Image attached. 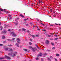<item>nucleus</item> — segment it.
I'll return each instance as SVG.
<instances>
[{
  "label": "nucleus",
  "instance_id": "6e6d98bb",
  "mask_svg": "<svg viewBox=\"0 0 61 61\" xmlns=\"http://www.w3.org/2000/svg\"><path fill=\"white\" fill-rule=\"evenodd\" d=\"M8 13V11H7L6 13V14H7Z\"/></svg>",
  "mask_w": 61,
  "mask_h": 61
},
{
  "label": "nucleus",
  "instance_id": "69168bd1",
  "mask_svg": "<svg viewBox=\"0 0 61 61\" xmlns=\"http://www.w3.org/2000/svg\"><path fill=\"white\" fill-rule=\"evenodd\" d=\"M41 60H43V58H41Z\"/></svg>",
  "mask_w": 61,
  "mask_h": 61
},
{
  "label": "nucleus",
  "instance_id": "9b49d317",
  "mask_svg": "<svg viewBox=\"0 0 61 61\" xmlns=\"http://www.w3.org/2000/svg\"><path fill=\"white\" fill-rule=\"evenodd\" d=\"M15 46H17V47H19V44L17 43L16 44Z\"/></svg>",
  "mask_w": 61,
  "mask_h": 61
},
{
  "label": "nucleus",
  "instance_id": "603ef678",
  "mask_svg": "<svg viewBox=\"0 0 61 61\" xmlns=\"http://www.w3.org/2000/svg\"><path fill=\"white\" fill-rule=\"evenodd\" d=\"M43 31H44L45 32V31H46V30H43Z\"/></svg>",
  "mask_w": 61,
  "mask_h": 61
},
{
  "label": "nucleus",
  "instance_id": "4d7b16f0",
  "mask_svg": "<svg viewBox=\"0 0 61 61\" xmlns=\"http://www.w3.org/2000/svg\"><path fill=\"white\" fill-rule=\"evenodd\" d=\"M17 25V23H16L15 24V25Z\"/></svg>",
  "mask_w": 61,
  "mask_h": 61
},
{
  "label": "nucleus",
  "instance_id": "cd10ccee",
  "mask_svg": "<svg viewBox=\"0 0 61 61\" xmlns=\"http://www.w3.org/2000/svg\"><path fill=\"white\" fill-rule=\"evenodd\" d=\"M6 41H4L3 42V43H6Z\"/></svg>",
  "mask_w": 61,
  "mask_h": 61
},
{
  "label": "nucleus",
  "instance_id": "dca6fc26",
  "mask_svg": "<svg viewBox=\"0 0 61 61\" xmlns=\"http://www.w3.org/2000/svg\"><path fill=\"white\" fill-rule=\"evenodd\" d=\"M8 46H12V45H8Z\"/></svg>",
  "mask_w": 61,
  "mask_h": 61
},
{
  "label": "nucleus",
  "instance_id": "f257e3e1",
  "mask_svg": "<svg viewBox=\"0 0 61 61\" xmlns=\"http://www.w3.org/2000/svg\"><path fill=\"white\" fill-rule=\"evenodd\" d=\"M28 47L29 49H31V48H32V51H33V52H35V50H36V48H32V47L31 46H29Z\"/></svg>",
  "mask_w": 61,
  "mask_h": 61
},
{
  "label": "nucleus",
  "instance_id": "4468645a",
  "mask_svg": "<svg viewBox=\"0 0 61 61\" xmlns=\"http://www.w3.org/2000/svg\"><path fill=\"white\" fill-rule=\"evenodd\" d=\"M5 58L4 57H2L0 58V60H2V59H4Z\"/></svg>",
  "mask_w": 61,
  "mask_h": 61
},
{
  "label": "nucleus",
  "instance_id": "0e129e2a",
  "mask_svg": "<svg viewBox=\"0 0 61 61\" xmlns=\"http://www.w3.org/2000/svg\"><path fill=\"white\" fill-rule=\"evenodd\" d=\"M37 20L38 21H39V19H38Z\"/></svg>",
  "mask_w": 61,
  "mask_h": 61
},
{
  "label": "nucleus",
  "instance_id": "412c9836",
  "mask_svg": "<svg viewBox=\"0 0 61 61\" xmlns=\"http://www.w3.org/2000/svg\"><path fill=\"white\" fill-rule=\"evenodd\" d=\"M19 19V18H17L16 19V20H15V21H16L17 20H18V19Z\"/></svg>",
  "mask_w": 61,
  "mask_h": 61
},
{
  "label": "nucleus",
  "instance_id": "864d4df0",
  "mask_svg": "<svg viewBox=\"0 0 61 61\" xmlns=\"http://www.w3.org/2000/svg\"><path fill=\"white\" fill-rule=\"evenodd\" d=\"M55 36H57V35H55Z\"/></svg>",
  "mask_w": 61,
  "mask_h": 61
},
{
  "label": "nucleus",
  "instance_id": "a19ab883",
  "mask_svg": "<svg viewBox=\"0 0 61 61\" xmlns=\"http://www.w3.org/2000/svg\"><path fill=\"white\" fill-rule=\"evenodd\" d=\"M55 49V47H53V48H52V49Z\"/></svg>",
  "mask_w": 61,
  "mask_h": 61
},
{
  "label": "nucleus",
  "instance_id": "f03ea898",
  "mask_svg": "<svg viewBox=\"0 0 61 61\" xmlns=\"http://www.w3.org/2000/svg\"><path fill=\"white\" fill-rule=\"evenodd\" d=\"M10 34L11 35H12V36L14 37L16 36V35L15 34V33L14 32H11Z\"/></svg>",
  "mask_w": 61,
  "mask_h": 61
},
{
  "label": "nucleus",
  "instance_id": "6ab92c4d",
  "mask_svg": "<svg viewBox=\"0 0 61 61\" xmlns=\"http://www.w3.org/2000/svg\"><path fill=\"white\" fill-rule=\"evenodd\" d=\"M56 56H59V55L58 54H56Z\"/></svg>",
  "mask_w": 61,
  "mask_h": 61
},
{
  "label": "nucleus",
  "instance_id": "5701e85b",
  "mask_svg": "<svg viewBox=\"0 0 61 61\" xmlns=\"http://www.w3.org/2000/svg\"><path fill=\"white\" fill-rule=\"evenodd\" d=\"M0 28H1V29H0V30H2V29H3V27H2V26Z\"/></svg>",
  "mask_w": 61,
  "mask_h": 61
},
{
  "label": "nucleus",
  "instance_id": "09e8293b",
  "mask_svg": "<svg viewBox=\"0 0 61 61\" xmlns=\"http://www.w3.org/2000/svg\"><path fill=\"white\" fill-rule=\"evenodd\" d=\"M8 31H10V30L9 29L8 30Z\"/></svg>",
  "mask_w": 61,
  "mask_h": 61
},
{
  "label": "nucleus",
  "instance_id": "052dcab7",
  "mask_svg": "<svg viewBox=\"0 0 61 61\" xmlns=\"http://www.w3.org/2000/svg\"><path fill=\"white\" fill-rule=\"evenodd\" d=\"M41 3H42L43 2V1H42V0L41 1Z\"/></svg>",
  "mask_w": 61,
  "mask_h": 61
},
{
  "label": "nucleus",
  "instance_id": "423d86ee",
  "mask_svg": "<svg viewBox=\"0 0 61 61\" xmlns=\"http://www.w3.org/2000/svg\"><path fill=\"white\" fill-rule=\"evenodd\" d=\"M5 10H6V9H4V10H3L2 9H0V11H3V12H5Z\"/></svg>",
  "mask_w": 61,
  "mask_h": 61
},
{
  "label": "nucleus",
  "instance_id": "8fccbe9b",
  "mask_svg": "<svg viewBox=\"0 0 61 61\" xmlns=\"http://www.w3.org/2000/svg\"><path fill=\"white\" fill-rule=\"evenodd\" d=\"M41 24H42V25H44V24H43L41 23Z\"/></svg>",
  "mask_w": 61,
  "mask_h": 61
},
{
  "label": "nucleus",
  "instance_id": "e433bc0d",
  "mask_svg": "<svg viewBox=\"0 0 61 61\" xmlns=\"http://www.w3.org/2000/svg\"><path fill=\"white\" fill-rule=\"evenodd\" d=\"M50 11L51 12H52V9H51V10H50Z\"/></svg>",
  "mask_w": 61,
  "mask_h": 61
},
{
  "label": "nucleus",
  "instance_id": "bf43d9fd",
  "mask_svg": "<svg viewBox=\"0 0 61 61\" xmlns=\"http://www.w3.org/2000/svg\"><path fill=\"white\" fill-rule=\"evenodd\" d=\"M37 30H40V29H38Z\"/></svg>",
  "mask_w": 61,
  "mask_h": 61
},
{
  "label": "nucleus",
  "instance_id": "c03bdc74",
  "mask_svg": "<svg viewBox=\"0 0 61 61\" xmlns=\"http://www.w3.org/2000/svg\"><path fill=\"white\" fill-rule=\"evenodd\" d=\"M7 40L8 41H10V39H8Z\"/></svg>",
  "mask_w": 61,
  "mask_h": 61
},
{
  "label": "nucleus",
  "instance_id": "7ed1b4c3",
  "mask_svg": "<svg viewBox=\"0 0 61 61\" xmlns=\"http://www.w3.org/2000/svg\"><path fill=\"white\" fill-rule=\"evenodd\" d=\"M17 52L16 51H15L13 54V55H12L13 57L15 56H16V54H17Z\"/></svg>",
  "mask_w": 61,
  "mask_h": 61
},
{
  "label": "nucleus",
  "instance_id": "2f4dec72",
  "mask_svg": "<svg viewBox=\"0 0 61 61\" xmlns=\"http://www.w3.org/2000/svg\"><path fill=\"white\" fill-rule=\"evenodd\" d=\"M32 37H33V38H34V37H35V36H34V35H33L32 36Z\"/></svg>",
  "mask_w": 61,
  "mask_h": 61
},
{
  "label": "nucleus",
  "instance_id": "37998d69",
  "mask_svg": "<svg viewBox=\"0 0 61 61\" xmlns=\"http://www.w3.org/2000/svg\"><path fill=\"white\" fill-rule=\"evenodd\" d=\"M37 28H40L38 27V26H36Z\"/></svg>",
  "mask_w": 61,
  "mask_h": 61
},
{
  "label": "nucleus",
  "instance_id": "774afa93",
  "mask_svg": "<svg viewBox=\"0 0 61 61\" xmlns=\"http://www.w3.org/2000/svg\"><path fill=\"white\" fill-rule=\"evenodd\" d=\"M21 29H20L19 30V31H21Z\"/></svg>",
  "mask_w": 61,
  "mask_h": 61
},
{
  "label": "nucleus",
  "instance_id": "49530a36",
  "mask_svg": "<svg viewBox=\"0 0 61 61\" xmlns=\"http://www.w3.org/2000/svg\"><path fill=\"white\" fill-rule=\"evenodd\" d=\"M12 19V17H10V18L9 19L10 20L11 19Z\"/></svg>",
  "mask_w": 61,
  "mask_h": 61
},
{
  "label": "nucleus",
  "instance_id": "c9c22d12",
  "mask_svg": "<svg viewBox=\"0 0 61 61\" xmlns=\"http://www.w3.org/2000/svg\"><path fill=\"white\" fill-rule=\"evenodd\" d=\"M15 38H13L12 39V40H15Z\"/></svg>",
  "mask_w": 61,
  "mask_h": 61
},
{
  "label": "nucleus",
  "instance_id": "338daca9",
  "mask_svg": "<svg viewBox=\"0 0 61 61\" xmlns=\"http://www.w3.org/2000/svg\"><path fill=\"white\" fill-rule=\"evenodd\" d=\"M50 58H52V56H50Z\"/></svg>",
  "mask_w": 61,
  "mask_h": 61
},
{
  "label": "nucleus",
  "instance_id": "f8f14e48",
  "mask_svg": "<svg viewBox=\"0 0 61 61\" xmlns=\"http://www.w3.org/2000/svg\"><path fill=\"white\" fill-rule=\"evenodd\" d=\"M9 49V48H6L5 49V50H6V51H7V50H8Z\"/></svg>",
  "mask_w": 61,
  "mask_h": 61
},
{
  "label": "nucleus",
  "instance_id": "bb28decb",
  "mask_svg": "<svg viewBox=\"0 0 61 61\" xmlns=\"http://www.w3.org/2000/svg\"><path fill=\"white\" fill-rule=\"evenodd\" d=\"M3 32H4V33H6V31L4 30Z\"/></svg>",
  "mask_w": 61,
  "mask_h": 61
},
{
  "label": "nucleus",
  "instance_id": "4be33fe9",
  "mask_svg": "<svg viewBox=\"0 0 61 61\" xmlns=\"http://www.w3.org/2000/svg\"><path fill=\"white\" fill-rule=\"evenodd\" d=\"M24 50L25 51H27V49H24Z\"/></svg>",
  "mask_w": 61,
  "mask_h": 61
},
{
  "label": "nucleus",
  "instance_id": "ea45409f",
  "mask_svg": "<svg viewBox=\"0 0 61 61\" xmlns=\"http://www.w3.org/2000/svg\"><path fill=\"white\" fill-rule=\"evenodd\" d=\"M7 26L6 25H5V26H4V28H5Z\"/></svg>",
  "mask_w": 61,
  "mask_h": 61
},
{
  "label": "nucleus",
  "instance_id": "a878e982",
  "mask_svg": "<svg viewBox=\"0 0 61 61\" xmlns=\"http://www.w3.org/2000/svg\"><path fill=\"white\" fill-rule=\"evenodd\" d=\"M35 59H36V60H39V58H37Z\"/></svg>",
  "mask_w": 61,
  "mask_h": 61
},
{
  "label": "nucleus",
  "instance_id": "f3484780",
  "mask_svg": "<svg viewBox=\"0 0 61 61\" xmlns=\"http://www.w3.org/2000/svg\"><path fill=\"white\" fill-rule=\"evenodd\" d=\"M22 30H23V31H25V28H23L22 29Z\"/></svg>",
  "mask_w": 61,
  "mask_h": 61
},
{
  "label": "nucleus",
  "instance_id": "79ce46f5",
  "mask_svg": "<svg viewBox=\"0 0 61 61\" xmlns=\"http://www.w3.org/2000/svg\"><path fill=\"white\" fill-rule=\"evenodd\" d=\"M8 16H9V17H11V15H8Z\"/></svg>",
  "mask_w": 61,
  "mask_h": 61
},
{
  "label": "nucleus",
  "instance_id": "a18cd8bd",
  "mask_svg": "<svg viewBox=\"0 0 61 61\" xmlns=\"http://www.w3.org/2000/svg\"><path fill=\"white\" fill-rule=\"evenodd\" d=\"M55 61H57V59H56V58H55Z\"/></svg>",
  "mask_w": 61,
  "mask_h": 61
},
{
  "label": "nucleus",
  "instance_id": "39448f33",
  "mask_svg": "<svg viewBox=\"0 0 61 61\" xmlns=\"http://www.w3.org/2000/svg\"><path fill=\"white\" fill-rule=\"evenodd\" d=\"M5 58H6L8 59H11V58H10V57L7 56L5 55Z\"/></svg>",
  "mask_w": 61,
  "mask_h": 61
},
{
  "label": "nucleus",
  "instance_id": "58836bf2",
  "mask_svg": "<svg viewBox=\"0 0 61 61\" xmlns=\"http://www.w3.org/2000/svg\"><path fill=\"white\" fill-rule=\"evenodd\" d=\"M57 39H58V38H56L55 39V40H57Z\"/></svg>",
  "mask_w": 61,
  "mask_h": 61
},
{
  "label": "nucleus",
  "instance_id": "680f3d73",
  "mask_svg": "<svg viewBox=\"0 0 61 61\" xmlns=\"http://www.w3.org/2000/svg\"><path fill=\"white\" fill-rule=\"evenodd\" d=\"M26 25H28V24H26Z\"/></svg>",
  "mask_w": 61,
  "mask_h": 61
},
{
  "label": "nucleus",
  "instance_id": "e2e57ef3",
  "mask_svg": "<svg viewBox=\"0 0 61 61\" xmlns=\"http://www.w3.org/2000/svg\"><path fill=\"white\" fill-rule=\"evenodd\" d=\"M35 46H37V44H36Z\"/></svg>",
  "mask_w": 61,
  "mask_h": 61
},
{
  "label": "nucleus",
  "instance_id": "6e6552de",
  "mask_svg": "<svg viewBox=\"0 0 61 61\" xmlns=\"http://www.w3.org/2000/svg\"><path fill=\"white\" fill-rule=\"evenodd\" d=\"M12 55H13V52H12L10 53H9L8 54V55L9 56H12Z\"/></svg>",
  "mask_w": 61,
  "mask_h": 61
},
{
  "label": "nucleus",
  "instance_id": "aec40b11",
  "mask_svg": "<svg viewBox=\"0 0 61 61\" xmlns=\"http://www.w3.org/2000/svg\"><path fill=\"white\" fill-rule=\"evenodd\" d=\"M3 46V44H0V46Z\"/></svg>",
  "mask_w": 61,
  "mask_h": 61
},
{
  "label": "nucleus",
  "instance_id": "7c9ffc66",
  "mask_svg": "<svg viewBox=\"0 0 61 61\" xmlns=\"http://www.w3.org/2000/svg\"><path fill=\"white\" fill-rule=\"evenodd\" d=\"M49 25L50 26H54V25Z\"/></svg>",
  "mask_w": 61,
  "mask_h": 61
},
{
  "label": "nucleus",
  "instance_id": "9d476101",
  "mask_svg": "<svg viewBox=\"0 0 61 61\" xmlns=\"http://www.w3.org/2000/svg\"><path fill=\"white\" fill-rule=\"evenodd\" d=\"M9 50L10 51H13V49L11 48H9Z\"/></svg>",
  "mask_w": 61,
  "mask_h": 61
},
{
  "label": "nucleus",
  "instance_id": "2eb2a0df",
  "mask_svg": "<svg viewBox=\"0 0 61 61\" xmlns=\"http://www.w3.org/2000/svg\"><path fill=\"white\" fill-rule=\"evenodd\" d=\"M20 16H21V17H24V16H23V15H21V14H20Z\"/></svg>",
  "mask_w": 61,
  "mask_h": 61
},
{
  "label": "nucleus",
  "instance_id": "13d9d810",
  "mask_svg": "<svg viewBox=\"0 0 61 61\" xmlns=\"http://www.w3.org/2000/svg\"><path fill=\"white\" fill-rule=\"evenodd\" d=\"M27 32H28V33H29V31L28 30H27Z\"/></svg>",
  "mask_w": 61,
  "mask_h": 61
},
{
  "label": "nucleus",
  "instance_id": "c85d7f7f",
  "mask_svg": "<svg viewBox=\"0 0 61 61\" xmlns=\"http://www.w3.org/2000/svg\"><path fill=\"white\" fill-rule=\"evenodd\" d=\"M38 2L39 3H41V1H40V0H39Z\"/></svg>",
  "mask_w": 61,
  "mask_h": 61
},
{
  "label": "nucleus",
  "instance_id": "1a4fd4ad",
  "mask_svg": "<svg viewBox=\"0 0 61 61\" xmlns=\"http://www.w3.org/2000/svg\"><path fill=\"white\" fill-rule=\"evenodd\" d=\"M42 56V53H40V54H39L38 55V56Z\"/></svg>",
  "mask_w": 61,
  "mask_h": 61
},
{
  "label": "nucleus",
  "instance_id": "a211bd4d",
  "mask_svg": "<svg viewBox=\"0 0 61 61\" xmlns=\"http://www.w3.org/2000/svg\"><path fill=\"white\" fill-rule=\"evenodd\" d=\"M51 45H52V46H54V45H55V44H54V43L53 42H52L51 43Z\"/></svg>",
  "mask_w": 61,
  "mask_h": 61
},
{
  "label": "nucleus",
  "instance_id": "b1692460",
  "mask_svg": "<svg viewBox=\"0 0 61 61\" xmlns=\"http://www.w3.org/2000/svg\"><path fill=\"white\" fill-rule=\"evenodd\" d=\"M55 24L56 25H61L60 24H57L56 23Z\"/></svg>",
  "mask_w": 61,
  "mask_h": 61
},
{
  "label": "nucleus",
  "instance_id": "de8ad7c7",
  "mask_svg": "<svg viewBox=\"0 0 61 61\" xmlns=\"http://www.w3.org/2000/svg\"><path fill=\"white\" fill-rule=\"evenodd\" d=\"M48 36L49 37H50V36H50V35H48Z\"/></svg>",
  "mask_w": 61,
  "mask_h": 61
},
{
  "label": "nucleus",
  "instance_id": "3c124183",
  "mask_svg": "<svg viewBox=\"0 0 61 61\" xmlns=\"http://www.w3.org/2000/svg\"><path fill=\"white\" fill-rule=\"evenodd\" d=\"M54 16H56V15H54Z\"/></svg>",
  "mask_w": 61,
  "mask_h": 61
},
{
  "label": "nucleus",
  "instance_id": "473e14b6",
  "mask_svg": "<svg viewBox=\"0 0 61 61\" xmlns=\"http://www.w3.org/2000/svg\"><path fill=\"white\" fill-rule=\"evenodd\" d=\"M29 44L30 45H31L32 44V43H31V42H29Z\"/></svg>",
  "mask_w": 61,
  "mask_h": 61
},
{
  "label": "nucleus",
  "instance_id": "5fc2aeb1",
  "mask_svg": "<svg viewBox=\"0 0 61 61\" xmlns=\"http://www.w3.org/2000/svg\"><path fill=\"white\" fill-rule=\"evenodd\" d=\"M36 47H37V48H38V46L37 45L36 46Z\"/></svg>",
  "mask_w": 61,
  "mask_h": 61
},
{
  "label": "nucleus",
  "instance_id": "ddd939ff",
  "mask_svg": "<svg viewBox=\"0 0 61 61\" xmlns=\"http://www.w3.org/2000/svg\"><path fill=\"white\" fill-rule=\"evenodd\" d=\"M2 39H5V36H2Z\"/></svg>",
  "mask_w": 61,
  "mask_h": 61
},
{
  "label": "nucleus",
  "instance_id": "72a5a7b5",
  "mask_svg": "<svg viewBox=\"0 0 61 61\" xmlns=\"http://www.w3.org/2000/svg\"><path fill=\"white\" fill-rule=\"evenodd\" d=\"M32 40H33L32 39H30V41H32Z\"/></svg>",
  "mask_w": 61,
  "mask_h": 61
},
{
  "label": "nucleus",
  "instance_id": "f704fd0d",
  "mask_svg": "<svg viewBox=\"0 0 61 61\" xmlns=\"http://www.w3.org/2000/svg\"><path fill=\"white\" fill-rule=\"evenodd\" d=\"M24 20L25 21H26L27 20V19H24Z\"/></svg>",
  "mask_w": 61,
  "mask_h": 61
},
{
  "label": "nucleus",
  "instance_id": "4c0bfd02",
  "mask_svg": "<svg viewBox=\"0 0 61 61\" xmlns=\"http://www.w3.org/2000/svg\"><path fill=\"white\" fill-rule=\"evenodd\" d=\"M36 37H38V35H36Z\"/></svg>",
  "mask_w": 61,
  "mask_h": 61
},
{
  "label": "nucleus",
  "instance_id": "0eeeda50",
  "mask_svg": "<svg viewBox=\"0 0 61 61\" xmlns=\"http://www.w3.org/2000/svg\"><path fill=\"white\" fill-rule=\"evenodd\" d=\"M45 43H46V44H48L49 43V41H48V40H46Z\"/></svg>",
  "mask_w": 61,
  "mask_h": 61
},
{
  "label": "nucleus",
  "instance_id": "20e7f679",
  "mask_svg": "<svg viewBox=\"0 0 61 61\" xmlns=\"http://www.w3.org/2000/svg\"><path fill=\"white\" fill-rule=\"evenodd\" d=\"M16 40L18 43L19 44H20V39H19V38H17L16 39Z\"/></svg>",
  "mask_w": 61,
  "mask_h": 61
},
{
  "label": "nucleus",
  "instance_id": "c756f323",
  "mask_svg": "<svg viewBox=\"0 0 61 61\" xmlns=\"http://www.w3.org/2000/svg\"><path fill=\"white\" fill-rule=\"evenodd\" d=\"M47 51H48V52H50V50H46Z\"/></svg>",
  "mask_w": 61,
  "mask_h": 61
},
{
  "label": "nucleus",
  "instance_id": "393cba45",
  "mask_svg": "<svg viewBox=\"0 0 61 61\" xmlns=\"http://www.w3.org/2000/svg\"><path fill=\"white\" fill-rule=\"evenodd\" d=\"M46 55H47V54L46 53H45L44 54V56H46Z\"/></svg>",
  "mask_w": 61,
  "mask_h": 61
}]
</instances>
